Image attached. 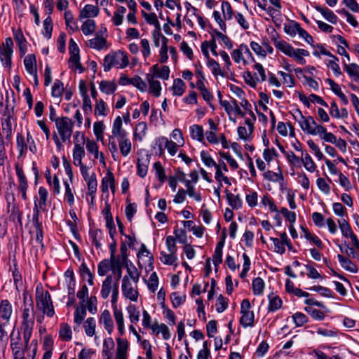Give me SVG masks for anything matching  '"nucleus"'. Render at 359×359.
Returning a JSON list of instances; mask_svg holds the SVG:
<instances>
[{
    "label": "nucleus",
    "mask_w": 359,
    "mask_h": 359,
    "mask_svg": "<svg viewBox=\"0 0 359 359\" xmlns=\"http://www.w3.org/2000/svg\"><path fill=\"white\" fill-rule=\"evenodd\" d=\"M27 297H24L25 308L23 309L22 314L21 329L23 332V339L25 341V346H27V343L29 341L33 328L34 326L35 313L34 311L33 302L26 304Z\"/></svg>",
    "instance_id": "nucleus-1"
},
{
    "label": "nucleus",
    "mask_w": 359,
    "mask_h": 359,
    "mask_svg": "<svg viewBox=\"0 0 359 359\" xmlns=\"http://www.w3.org/2000/svg\"><path fill=\"white\" fill-rule=\"evenodd\" d=\"M73 126L74 122L67 116L58 118L56 120L55 127L61 140H60L56 133L53 135V139L58 149H61L62 142H65L67 140L69 141L73 132Z\"/></svg>",
    "instance_id": "nucleus-2"
},
{
    "label": "nucleus",
    "mask_w": 359,
    "mask_h": 359,
    "mask_svg": "<svg viewBox=\"0 0 359 359\" xmlns=\"http://www.w3.org/2000/svg\"><path fill=\"white\" fill-rule=\"evenodd\" d=\"M129 63L127 54L121 50L112 52L104 57V71L109 72L113 66L119 68L126 67Z\"/></svg>",
    "instance_id": "nucleus-3"
},
{
    "label": "nucleus",
    "mask_w": 359,
    "mask_h": 359,
    "mask_svg": "<svg viewBox=\"0 0 359 359\" xmlns=\"http://www.w3.org/2000/svg\"><path fill=\"white\" fill-rule=\"evenodd\" d=\"M36 306L39 310L42 311L43 314L48 317H53L55 314L54 307L51 299V296L48 291L36 292Z\"/></svg>",
    "instance_id": "nucleus-4"
},
{
    "label": "nucleus",
    "mask_w": 359,
    "mask_h": 359,
    "mask_svg": "<svg viewBox=\"0 0 359 359\" xmlns=\"http://www.w3.org/2000/svg\"><path fill=\"white\" fill-rule=\"evenodd\" d=\"M299 125L304 132L312 135H316L318 133L325 131V127L321 125H318L314 118L311 116L307 117L304 116L303 120L299 123Z\"/></svg>",
    "instance_id": "nucleus-5"
},
{
    "label": "nucleus",
    "mask_w": 359,
    "mask_h": 359,
    "mask_svg": "<svg viewBox=\"0 0 359 359\" xmlns=\"http://www.w3.org/2000/svg\"><path fill=\"white\" fill-rule=\"evenodd\" d=\"M121 290L123 295L132 302H137L139 292L137 284L133 286L130 280L126 277H123L121 281Z\"/></svg>",
    "instance_id": "nucleus-6"
},
{
    "label": "nucleus",
    "mask_w": 359,
    "mask_h": 359,
    "mask_svg": "<svg viewBox=\"0 0 359 359\" xmlns=\"http://www.w3.org/2000/svg\"><path fill=\"white\" fill-rule=\"evenodd\" d=\"M260 100L258 103L255 105L256 111L259 115V121H262L265 125L267 123V116L264 114V111L267 110L266 104L268 103V96L266 94L261 92L259 93Z\"/></svg>",
    "instance_id": "nucleus-7"
},
{
    "label": "nucleus",
    "mask_w": 359,
    "mask_h": 359,
    "mask_svg": "<svg viewBox=\"0 0 359 359\" xmlns=\"http://www.w3.org/2000/svg\"><path fill=\"white\" fill-rule=\"evenodd\" d=\"M12 314V306L5 299L0 303V323L8 324Z\"/></svg>",
    "instance_id": "nucleus-8"
},
{
    "label": "nucleus",
    "mask_w": 359,
    "mask_h": 359,
    "mask_svg": "<svg viewBox=\"0 0 359 359\" xmlns=\"http://www.w3.org/2000/svg\"><path fill=\"white\" fill-rule=\"evenodd\" d=\"M122 125V119L118 116L114 121L111 130L112 135L109 137H113L114 139L117 138V140L127 137V132L123 130Z\"/></svg>",
    "instance_id": "nucleus-9"
},
{
    "label": "nucleus",
    "mask_w": 359,
    "mask_h": 359,
    "mask_svg": "<svg viewBox=\"0 0 359 359\" xmlns=\"http://www.w3.org/2000/svg\"><path fill=\"white\" fill-rule=\"evenodd\" d=\"M11 346L12 351L19 349V348H25L28 349V346H25V341L24 340V343L21 341V334L19 330L15 331L14 329L13 330L11 334Z\"/></svg>",
    "instance_id": "nucleus-10"
},
{
    "label": "nucleus",
    "mask_w": 359,
    "mask_h": 359,
    "mask_svg": "<svg viewBox=\"0 0 359 359\" xmlns=\"http://www.w3.org/2000/svg\"><path fill=\"white\" fill-rule=\"evenodd\" d=\"M100 323L103 324L105 330L110 334L114 330V323L110 312L105 309L100 315Z\"/></svg>",
    "instance_id": "nucleus-11"
},
{
    "label": "nucleus",
    "mask_w": 359,
    "mask_h": 359,
    "mask_svg": "<svg viewBox=\"0 0 359 359\" xmlns=\"http://www.w3.org/2000/svg\"><path fill=\"white\" fill-rule=\"evenodd\" d=\"M86 149L88 152L94 154L95 158H100V163L105 164L104 154L102 152H99L98 146L95 141L88 139L86 141Z\"/></svg>",
    "instance_id": "nucleus-12"
},
{
    "label": "nucleus",
    "mask_w": 359,
    "mask_h": 359,
    "mask_svg": "<svg viewBox=\"0 0 359 359\" xmlns=\"http://www.w3.org/2000/svg\"><path fill=\"white\" fill-rule=\"evenodd\" d=\"M309 55V53L308 50L302 48H292L290 52V55L287 56L292 57L295 61H297L299 65H304L306 63V60L304 57H307Z\"/></svg>",
    "instance_id": "nucleus-13"
},
{
    "label": "nucleus",
    "mask_w": 359,
    "mask_h": 359,
    "mask_svg": "<svg viewBox=\"0 0 359 359\" xmlns=\"http://www.w3.org/2000/svg\"><path fill=\"white\" fill-rule=\"evenodd\" d=\"M85 156V150L83 147L79 144H76L73 150L74 164L76 166H85L82 163V158Z\"/></svg>",
    "instance_id": "nucleus-14"
},
{
    "label": "nucleus",
    "mask_w": 359,
    "mask_h": 359,
    "mask_svg": "<svg viewBox=\"0 0 359 359\" xmlns=\"http://www.w3.org/2000/svg\"><path fill=\"white\" fill-rule=\"evenodd\" d=\"M113 277L111 275H108L104 280L102 282V289L100 291L101 296L103 299H106L109 297V294L113 288Z\"/></svg>",
    "instance_id": "nucleus-15"
},
{
    "label": "nucleus",
    "mask_w": 359,
    "mask_h": 359,
    "mask_svg": "<svg viewBox=\"0 0 359 359\" xmlns=\"http://www.w3.org/2000/svg\"><path fill=\"white\" fill-rule=\"evenodd\" d=\"M24 64L27 72L30 74H35L36 71V60L34 54L27 55L24 59Z\"/></svg>",
    "instance_id": "nucleus-16"
},
{
    "label": "nucleus",
    "mask_w": 359,
    "mask_h": 359,
    "mask_svg": "<svg viewBox=\"0 0 359 359\" xmlns=\"http://www.w3.org/2000/svg\"><path fill=\"white\" fill-rule=\"evenodd\" d=\"M99 13V8L93 5H86L85 7L80 11L79 18H88L90 17H95Z\"/></svg>",
    "instance_id": "nucleus-17"
},
{
    "label": "nucleus",
    "mask_w": 359,
    "mask_h": 359,
    "mask_svg": "<svg viewBox=\"0 0 359 359\" xmlns=\"http://www.w3.org/2000/svg\"><path fill=\"white\" fill-rule=\"evenodd\" d=\"M315 8L320 12L328 22L332 24H337L338 18L331 10L320 6H315Z\"/></svg>",
    "instance_id": "nucleus-18"
},
{
    "label": "nucleus",
    "mask_w": 359,
    "mask_h": 359,
    "mask_svg": "<svg viewBox=\"0 0 359 359\" xmlns=\"http://www.w3.org/2000/svg\"><path fill=\"white\" fill-rule=\"evenodd\" d=\"M224 247V241H221L217 243L214 255L212 256V262L215 266V271H217L219 264L222 262V248Z\"/></svg>",
    "instance_id": "nucleus-19"
},
{
    "label": "nucleus",
    "mask_w": 359,
    "mask_h": 359,
    "mask_svg": "<svg viewBox=\"0 0 359 359\" xmlns=\"http://www.w3.org/2000/svg\"><path fill=\"white\" fill-rule=\"evenodd\" d=\"M107 40L105 38L100 36L98 34L92 39L88 41V46L94 49L101 50L106 46Z\"/></svg>",
    "instance_id": "nucleus-20"
},
{
    "label": "nucleus",
    "mask_w": 359,
    "mask_h": 359,
    "mask_svg": "<svg viewBox=\"0 0 359 359\" xmlns=\"http://www.w3.org/2000/svg\"><path fill=\"white\" fill-rule=\"evenodd\" d=\"M300 160L301 163H303L304 166L308 171L313 172L316 170V166L308 153L302 151Z\"/></svg>",
    "instance_id": "nucleus-21"
},
{
    "label": "nucleus",
    "mask_w": 359,
    "mask_h": 359,
    "mask_svg": "<svg viewBox=\"0 0 359 359\" xmlns=\"http://www.w3.org/2000/svg\"><path fill=\"white\" fill-rule=\"evenodd\" d=\"M337 258H338V260H339L341 266L344 269H345L346 270H347L350 272H352V273L357 272L358 269H357L356 265L353 262H351L349 259H348L347 257H346L341 255H338Z\"/></svg>",
    "instance_id": "nucleus-22"
},
{
    "label": "nucleus",
    "mask_w": 359,
    "mask_h": 359,
    "mask_svg": "<svg viewBox=\"0 0 359 359\" xmlns=\"http://www.w3.org/2000/svg\"><path fill=\"white\" fill-rule=\"evenodd\" d=\"M250 46L254 52L262 58H265L267 53L269 52V43H266L264 46H262L260 43L252 41Z\"/></svg>",
    "instance_id": "nucleus-23"
},
{
    "label": "nucleus",
    "mask_w": 359,
    "mask_h": 359,
    "mask_svg": "<svg viewBox=\"0 0 359 359\" xmlns=\"http://www.w3.org/2000/svg\"><path fill=\"white\" fill-rule=\"evenodd\" d=\"M344 69L355 81H359V66L357 64L351 63L347 65L344 63Z\"/></svg>",
    "instance_id": "nucleus-24"
},
{
    "label": "nucleus",
    "mask_w": 359,
    "mask_h": 359,
    "mask_svg": "<svg viewBox=\"0 0 359 359\" xmlns=\"http://www.w3.org/2000/svg\"><path fill=\"white\" fill-rule=\"evenodd\" d=\"M273 41L275 47L278 50L283 52L286 55H290V52L292 51L293 47L290 43L283 40L279 41L274 37H273Z\"/></svg>",
    "instance_id": "nucleus-25"
},
{
    "label": "nucleus",
    "mask_w": 359,
    "mask_h": 359,
    "mask_svg": "<svg viewBox=\"0 0 359 359\" xmlns=\"http://www.w3.org/2000/svg\"><path fill=\"white\" fill-rule=\"evenodd\" d=\"M60 338L65 341H69L72 338V332L70 326L67 323H62L59 330Z\"/></svg>",
    "instance_id": "nucleus-26"
},
{
    "label": "nucleus",
    "mask_w": 359,
    "mask_h": 359,
    "mask_svg": "<svg viewBox=\"0 0 359 359\" xmlns=\"http://www.w3.org/2000/svg\"><path fill=\"white\" fill-rule=\"evenodd\" d=\"M225 193L229 205L234 209H238L242 207L243 202L238 195H234L228 190H226Z\"/></svg>",
    "instance_id": "nucleus-27"
},
{
    "label": "nucleus",
    "mask_w": 359,
    "mask_h": 359,
    "mask_svg": "<svg viewBox=\"0 0 359 359\" xmlns=\"http://www.w3.org/2000/svg\"><path fill=\"white\" fill-rule=\"evenodd\" d=\"M120 151L123 156H127L131 151L132 144L130 140L126 137L118 140Z\"/></svg>",
    "instance_id": "nucleus-28"
},
{
    "label": "nucleus",
    "mask_w": 359,
    "mask_h": 359,
    "mask_svg": "<svg viewBox=\"0 0 359 359\" xmlns=\"http://www.w3.org/2000/svg\"><path fill=\"white\" fill-rule=\"evenodd\" d=\"M100 90L105 94H112L116 90V84L114 81L104 80L100 83Z\"/></svg>",
    "instance_id": "nucleus-29"
},
{
    "label": "nucleus",
    "mask_w": 359,
    "mask_h": 359,
    "mask_svg": "<svg viewBox=\"0 0 359 359\" xmlns=\"http://www.w3.org/2000/svg\"><path fill=\"white\" fill-rule=\"evenodd\" d=\"M185 87V83L181 79H175L171 88L172 94L177 96L182 95L184 93Z\"/></svg>",
    "instance_id": "nucleus-30"
},
{
    "label": "nucleus",
    "mask_w": 359,
    "mask_h": 359,
    "mask_svg": "<svg viewBox=\"0 0 359 359\" xmlns=\"http://www.w3.org/2000/svg\"><path fill=\"white\" fill-rule=\"evenodd\" d=\"M140 273L134 265L127 266V274L123 277H126L128 280H131L136 285L140 280Z\"/></svg>",
    "instance_id": "nucleus-31"
},
{
    "label": "nucleus",
    "mask_w": 359,
    "mask_h": 359,
    "mask_svg": "<svg viewBox=\"0 0 359 359\" xmlns=\"http://www.w3.org/2000/svg\"><path fill=\"white\" fill-rule=\"evenodd\" d=\"M339 228L341 229L342 235L346 238H350L354 234L348 222L344 219H338Z\"/></svg>",
    "instance_id": "nucleus-32"
},
{
    "label": "nucleus",
    "mask_w": 359,
    "mask_h": 359,
    "mask_svg": "<svg viewBox=\"0 0 359 359\" xmlns=\"http://www.w3.org/2000/svg\"><path fill=\"white\" fill-rule=\"evenodd\" d=\"M147 131V125L145 122L139 123L135 128L134 138L142 141L146 135Z\"/></svg>",
    "instance_id": "nucleus-33"
},
{
    "label": "nucleus",
    "mask_w": 359,
    "mask_h": 359,
    "mask_svg": "<svg viewBox=\"0 0 359 359\" xmlns=\"http://www.w3.org/2000/svg\"><path fill=\"white\" fill-rule=\"evenodd\" d=\"M127 311L129 314V319L130 321L133 324H136L140 320V311L137 309V307L133 305L130 304L127 307Z\"/></svg>",
    "instance_id": "nucleus-34"
},
{
    "label": "nucleus",
    "mask_w": 359,
    "mask_h": 359,
    "mask_svg": "<svg viewBox=\"0 0 359 359\" xmlns=\"http://www.w3.org/2000/svg\"><path fill=\"white\" fill-rule=\"evenodd\" d=\"M191 136L193 139L202 141L204 138L203 127L195 124L190 127Z\"/></svg>",
    "instance_id": "nucleus-35"
},
{
    "label": "nucleus",
    "mask_w": 359,
    "mask_h": 359,
    "mask_svg": "<svg viewBox=\"0 0 359 359\" xmlns=\"http://www.w3.org/2000/svg\"><path fill=\"white\" fill-rule=\"evenodd\" d=\"M114 178V176L113 173L110 170H108L101 182V189L103 193H108L109 184L113 182Z\"/></svg>",
    "instance_id": "nucleus-36"
},
{
    "label": "nucleus",
    "mask_w": 359,
    "mask_h": 359,
    "mask_svg": "<svg viewBox=\"0 0 359 359\" xmlns=\"http://www.w3.org/2000/svg\"><path fill=\"white\" fill-rule=\"evenodd\" d=\"M111 262L109 259H103L97 265V273L100 276H105L111 270Z\"/></svg>",
    "instance_id": "nucleus-37"
},
{
    "label": "nucleus",
    "mask_w": 359,
    "mask_h": 359,
    "mask_svg": "<svg viewBox=\"0 0 359 359\" xmlns=\"http://www.w3.org/2000/svg\"><path fill=\"white\" fill-rule=\"evenodd\" d=\"M242 316L240 319L241 324L246 327L251 326L254 323V313L252 311L241 313Z\"/></svg>",
    "instance_id": "nucleus-38"
},
{
    "label": "nucleus",
    "mask_w": 359,
    "mask_h": 359,
    "mask_svg": "<svg viewBox=\"0 0 359 359\" xmlns=\"http://www.w3.org/2000/svg\"><path fill=\"white\" fill-rule=\"evenodd\" d=\"M201 160L204 164L208 167L214 166L217 170V168H221V164H217L212 158L205 151H202L201 153Z\"/></svg>",
    "instance_id": "nucleus-39"
},
{
    "label": "nucleus",
    "mask_w": 359,
    "mask_h": 359,
    "mask_svg": "<svg viewBox=\"0 0 359 359\" xmlns=\"http://www.w3.org/2000/svg\"><path fill=\"white\" fill-rule=\"evenodd\" d=\"M160 259L164 264L173 265L174 263L177 261V255L175 254H172L171 252L166 253L165 252H161Z\"/></svg>",
    "instance_id": "nucleus-40"
},
{
    "label": "nucleus",
    "mask_w": 359,
    "mask_h": 359,
    "mask_svg": "<svg viewBox=\"0 0 359 359\" xmlns=\"http://www.w3.org/2000/svg\"><path fill=\"white\" fill-rule=\"evenodd\" d=\"M86 334L92 337L95 334V320L93 318L90 317L87 318L83 325Z\"/></svg>",
    "instance_id": "nucleus-41"
},
{
    "label": "nucleus",
    "mask_w": 359,
    "mask_h": 359,
    "mask_svg": "<svg viewBox=\"0 0 359 359\" xmlns=\"http://www.w3.org/2000/svg\"><path fill=\"white\" fill-rule=\"evenodd\" d=\"M13 49L2 48L0 50L1 60L6 65L11 67Z\"/></svg>",
    "instance_id": "nucleus-42"
},
{
    "label": "nucleus",
    "mask_w": 359,
    "mask_h": 359,
    "mask_svg": "<svg viewBox=\"0 0 359 359\" xmlns=\"http://www.w3.org/2000/svg\"><path fill=\"white\" fill-rule=\"evenodd\" d=\"M300 27V25L294 21H291L288 24H284L285 32L291 36H295Z\"/></svg>",
    "instance_id": "nucleus-43"
},
{
    "label": "nucleus",
    "mask_w": 359,
    "mask_h": 359,
    "mask_svg": "<svg viewBox=\"0 0 359 359\" xmlns=\"http://www.w3.org/2000/svg\"><path fill=\"white\" fill-rule=\"evenodd\" d=\"M207 66L211 68L212 73L214 76L221 75L223 76V73L220 68L219 64L212 58L207 60Z\"/></svg>",
    "instance_id": "nucleus-44"
},
{
    "label": "nucleus",
    "mask_w": 359,
    "mask_h": 359,
    "mask_svg": "<svg viewBox=\"0 0 359 359\" xmlns=\"http://www.w3.org/2000/svg\"><path fill=\"white\" fill-rule=\"evenodd\" d=\"M95 22L93 20H86L81 26V30L85 35H89L94 32Z\"/></svg>",
    "instance_id": "nucleus-45"
},
{
    "label": "nucleus",
    "mask_w": 359,
    "mask_h": 359,
    "mask_svg": "<svg viewBox=\"0 0 359 359\" xmlns=\"http://www.w3.org/2000/svg\"><path fill=\"white\" fill-rule=\"evenodd\" d=\"M17 148L19 150V157H21L27 149V144L25 137L20 133L17 135Z\"/></svg>",
    "instance_id": "nucleus-46"
},
{
    "label": "nucleus",
    "mask_w": 359,
    "mask_h": 359,
    "mask_svg": "<svg viewBox=\"0 0 359 359\" xmlns=\"http://www.w3.org/2000/svg\"><path fill=\"white\" fill-rule=\"evenodd\" d=\"M14 39L17 41L20 50L24 52V49H26V39L20 29L14 32Z\"/></svg>",
    "instance_id": "nucleus-47"
},
{
    "label": "nucleus",
    "mask_w": 359,
    "mask_h": 359,
    "mask_svg": "<svg viewBox=\"0 0 359 359\" xmlns=\"http://www.w3.org/2000/svg\"><path fill=\"white\" fill-rule=\"evenodd\" d=\"M95 114L98 116H106L107 115V107L106 103L103 100H96L95 105Z\"/></svg>",
    "instance_id": "nucleus-48"
},
{
    "label": "nucleus",
    "mask_w": 359,
    "mask_h": 359,
    "mask_svg": "<svg viewBox=\"0 0 359 359\" xmlns=\"http://www.w3.org/2000/svg\"><path fill=\"white\" fill-rule=\"evenodd\" d=\"M264 288V283L260 278H256L252 281L253 292L256 295L262 294Z\"/></svg>",
    "instance_id": "nucleus-49"
},
{
    "label": "nucleus",
    "mask_w": 359,
    "mask_h": 359,
    "mask_svg": "<svg viewBox=\"0 0 359 359\" xmlns=\"http://www.w3.org/2000/svg\"><path fill=\"white\" fill-rule=\"evenodd\" d=\"M43 28H44V32L43 35L44 36L50 39L52 36V31H53V20L50 18V16H48L43 21Z\"/></svg>",
    "instance_id": "nucleus-50"
},
{
    "label": "nucleus",
    "mask_w": 359,
    "mask_h": 359,
    "mask_svg": "<svg viewBox=\"0 0 359 359\" xmlns=\"http://www.w3.org/2000/svg\"><path fill=\"white\" fill-rule=\"evenodd\" d=\"M63 91V83L60 80H55L52 87V95L55 97H61Z\"/></svg>",
    "instance_id": "nucleus-51"
},
{
    "label": "nucleus",
    "mask_w": 359,
    "mask_h": 359,
    "mask_svg": "<svg viewBox=\"0 0 359 359\" xmlns=\"http://www.w3.org/2000/svg\"><path fill=\"white\" fill-rule=\"evenodd\" d=\"M86 315V310L83 305L81 307H77L74 313V322L79 325L83 320Z\"/></svg>",
    "instance_id": "nucleus-52"
},
{
    "label": "nucleus",
    "mask_w": 359,
    "mask_h": 359,
    "mask_svg": "<svg viewBox=\"0 0 359 359\" xmlns=\"http://www.w3.org/2000/svg\"><path fill=\"white\" fill-rule=\"evenodd\" d=\"M271 18L276 27L280 28L284 18V17L280 14V11L272 10V8H271Z\"/></svg>",
    "instance_id": "nucleus-53"
},
{
    "label": "nucleus",
    "mask_w": 359,
    "mask_h": 359,
    "mask_svg": "<svg viewBox=\"0 0 359 359\" xmlns=\"http://www.w3.org/2000/svg\"><path fill=\"white\" fill-rule=\"evenodd\" d=\"M15 170L19 180V188L24 189L25 187H27V182L22 168L16 164Z\"/></svg>",
    "instance_id": "nucleus-54"
},
{
    "label": "nucleus",
    "mask_w": 359,
    "mask_h": 359,
    "mask_svg": "<svg viewBox=\"0 0 359 359\" xmlns=\"http://www.w3.org/2000/svg\"><path fill=\"white\" fill-rule=\"evenodd\" d=\"M143 319H142V325L146 328H150L153 332L156 331V324L151 325V318L149 313L144 310L142 312Z\"/></svg>",
    "instance_id": "nucleus-55"
},
{
    "label": "nucleus",
    "mask_w": 359,
    "mask_h": 359,
    "mask_svg": "<svg viewBox=\"0 0 359 359\" xmlns=\"http://www.w3.org/2000/svg\"><path fill=\"white\" fill-rule=\"evenodd\" d=\"M305 311L315 320H323L325 318L324 313L320 310L312 307H306Z\"/></svg>",
    "instance_id": "nucleus-56"
},
{
    "label": "nucleus",
    "mask_w": 359,
    "mask_h": 359,
    "mask_svg": "<svg viewBox=\"0 0 359 359\" xmlns=\"http://www.w3.org/2000/svg\"><path fill=\"white\" fill-rule=\"evenodd\" d=\"M88 194L92 197V201L95 197V194L97 191V181L96 177H93L90 180L86 181Z\"/></svg>",
    "instance_id": "nucleus-57"
},
{
    "label": "nucleus",
    "mask_w": 359,
    "mask_h": 359,
    "mask_svg": "<svg viewBox=\"0 0 359 359\" xmlns=\"http://www.w3.org/2000/svg\"><path fill=\"white\" fill-rule=\"evenodd\" d=\"M156 331L155 332L156 334H158L161 332L162 334L163 338L165 340H168L170 338V332L168 327L165 324H156Z\"/></svg>",
    "instance_id": "nucleus-58"
},
{
    "label": "nucleus",
    "mask_w": 359,
    "mask_h": 359,
    "mask_svg": "<svg viewBox=\"0 0 359 359\" xmlns=\"http://www.w3.org/2000/svg\"><path fill=\"white\" fill-rule=\"evenodd\" d=\"M154 168L156 170V174L159 181L162 183L164 182L166 179V176L165 173V170L162 166L161 163L160 162L154 163Z\"/></svg>",
    "instance_id": "nucleus-59"
},
{
    "label": "nucleus",
    "mask_w": 359,
    "mask_h": 359,
    "mask_svg": "<svg viewBox=\"0 0 359 359\" xmlns=\"http://www.w3.org/2000/svg\"><path fill=\"white\" fill-rule=\"evenodd\" d=\"M292 318L297 327H301L308 322L307 316L301 312H297L293 314Z\"/></svg>",
    "instance_id": "nucleus-60"
},
{
    "label": "nucleus",
    "mask_w": 359,
    "mask_h": 359,
    "mask_svg": "<svg viewBox=\"0 0 359 359\" xmlns=\"http://www.w3.org/2000/svg\"><path fill=\"white\" fill-rule=\"evenodd\" d=\"M114 347V342L112 338L109 337L105 339L103 343V353L104 355L107 356V359H110L109 352Z\"/></svg>",
    "instance_id": "nucleus-61"
},
{
    "label": "nucleus",
    "mask_w": 359,
    "mask_h": 359,
    "mask_svg": "<svg viewBox=\"0 0 359 359\" xmlns=\"http://www.w3.org/2000/svg\"><path fill=\"white\" fill-rule=\"evenodd\" d=\"M9 218L11 220H12L13 222H17L20 226H22V212L19 210L18 208H15L13 206L11 213L9 216Z\"/></svg>",
    "instance_id": "nucleus-62"
},
{
    "label": "nucleus",
    "mask_w": 359,
    "mask_h": 359,
    "mask_svg": "<svg viewBox=\"0 0 359 359\" xmlns=\"http://www.w3.org/2000/svg\"><path fill=\"white\" fill-rule=\"evenodd\" d=\"M158 284V278L157 274L156 272H153L150 275L149 280H148V283H147L148 287L152 292H154L157 290Z\"/></svg>",
    "instance_id": "nucleus-63"
},
{
    "label": "nucleus",
    "mask_w": 359,
    "mask_h": 359,
    "mask_svg": "<svg viewBox=\"0 0 359 359\" xmlns=\"http://www.w3.org/2000/svg\"><path fill=\"white\" fill-rule=\"evenodd\" d=\"M130 84L133 85L142 92L146 90L147 84L139 76H135L134 78H132Z\"/></svg>",
    "instance_id": "nucleus-64"
}]
</instances>
